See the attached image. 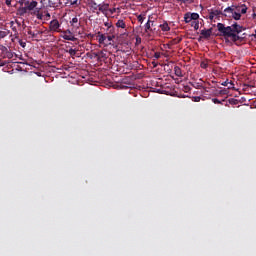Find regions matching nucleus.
Returning a JSON list of instances; mask_svg holds the SVG:
<instances>
[{"label": "nucleus", "mask_w": 256, "mask_h": 256, "mask_svg": "<svg viewBox=\"0 0 256 256\" xmlns=\"http://www.w3.org/2000/svg\"><path fill=\"white\" fill-rule=\"evenodd\" d=\"M28 35H31V37H37V33L31 31V30H28Z\"/></svg>", "instance_id": "29"}, {"label": "nucleus", "mask_w": 256, "mask_h": 256, "mask_svg": "<svg viewBox=\"0 0 256 256\" xmlns=\"http://www.w3.org/2000/svg\"><path fill=\"white\" fill-rule=\"evenodd\" d=\"M154 57H155L156 59H160V58H161V53L155 52Z\"/></svg>", "instance_id": "32"}, {"label": "nucleus", "mask_w": 256, "mask_h": 256, "mask_svg": "<svg viewBox=\"0 0 256 256\" xmlns=\"http://www.w3.org/2000/svg\"><path fill=\"white\" fill-rule=\"evenodd\" d=\"M6 5H7V7H11V0H6Z\"/></svg>", "instance_id": "34"}, {"label": "nucleus", "mask_w": 256, "mask_h": 256, "mask_svg": "<svg viewBox=\"0 0 256 256\" xmlns=\"http://www.w3.org/2000/svg\"><path fill=\"white\" fill-rule=\"evenodd\" d=\"M253 37H255V39H256V34H254Z\"/></svg>", "instance_id": "38"}, {"label": "nucleus", "mask_w": 256, "mask_h": 256, "mask_svg": "<svg viewBox=\"0 0 256 256\" xmlns=\"http://www.w3.org/2000/svg\"><path fill=\"white\" fill-rule=\"evenodd\" d=\"M49 31L51 33H61L63 31V29H61V24L59 23V20L53 19L49 23Z\"/></svg>", "instance_id": "5"}, {"label": "nucleus", "mask_w": 256, "mask_h": 256, "mask_svg": "<svg viewBox=\"0 0 256 256\" xmlns=\"http://www.w3.org/2000/svg\"><path fill=\"white\" fill-rule=\"evenodd\" d=\"M174 73L176 77H183V72H181V68L179 66L174 67Z\"/></svg>", "instance_id": "20"}, {"label": "nucleus", "mask_w": 256, "mask_h": 256, "mask_svg": "<svg viewBox=\"0 0 256 256\" xmlns=\"http://www.w3.org/2000/svg\"><path fill=\"white\" fill-rule=\"evenodd\" d=\"M137 20H138L141 24H143V21H145V14H140V15H138Z\"/></svg>", "instance_id": "24"}, {"label": "nucleus", "mask_w": 256, "mask_h": 256, "mask_svg": "<svg viewBox=\"0 0 256 256\" xmlns=\"http://www.w3.org/2000/svg\"><path fill=\"white\" fill-rule=\"evenodd\" d=\"M20 7L17 9V15L23 17V15H33L39 21H43L45 14L42 12L41 8L37 7L39 2L37 0H19Z\"/></svg>", "instance_id": "2"}, {"label": "nucleus", "mask_w": 256, "mask_h": 256, "mask_svg": "<svg viewBox=\"0 0 256 256\" xmlns=\"http://www.w3.org/2000/svg\"><path fill=\"white\" fill-rule=\"evenodd\" d=\"M46 17H51V14H49V12H46Z\"/></svg>", "instance_id": "36"}, {"label": "nucleus", "mask_w": 256, "mask_h": 256, "mask_svg": "<svg viewBox=\"0 0 256 256\" xmlns=\"http://www.w3.org/2000/svg\"><path fill=\"white\" fill-rule=\"evenodd\" d=\"M222 85L224 87H228V89H235V84L233 83V81L226 80L222 82Z\"/></svg>", "instance_id": "14"}, {"label": "nucleus", "mask_w": 256, "mask_h": 256, "mask_svg": "<svg viewBox=\"0 0 256 256\" xmlns=\"http://www.w3.org/2000/svg\"><path fill=\"white\" fill-rule=\"evenodd\" d=\"M48 5H49V7H57V2H55L53 0H48Z\"/></svg>", "instance_id": "25"}, {"label": "nucleus", "mask_w": 256, "mask_h": 256, "mask_svg": "<svg viewBox=\"0 0 256 256\" xmlns=\"http://www.w3.org/2000/svg\"><path fill=\"white\" fill-rule=\"evenodd\" d=\"M109 11V5L107 3L99 4L98 12L103 13V15H107V12Z\"/></svg>", "instance_id": "9"}, {"label": "nucleus", "mask_w": 256, "mask_h": 256, "mask_svg": "<svg viewBox=\"0 0 256 256\" xmlns=\"http://www.w3.org/2000/svg\"><path fill=\"white\" fill-rule=\"evenodd\" d=\"M217 29L219 33L223 35V37H228L229 39H231V41L234 42L239 41V33L243 32V26L237 24V22L227 27H225V24L223 23H218Z\"/></svg>", "instance_id": "3"}, {"label": "nucleus", "mask_w": 256, "mask_h": 256, "mask_svg": "<svg viewBox=\"0 0 256 256\" xmlns=\"http://www.w3.org/2000/svg\"><path fill=\"white\" fill-rule=\"evenodd\" d=\"M9 33H11L10 30H7V29L0 30V40L5 39V37H7L9 35Z\"/></svg>", "instance_id": "19"}, {"label": "nucleus", "mask_w": 256, "mask_h": 256, "mask_svg": "<svg viewBox=\"0 0 256 256\" xmlns=\"http://www.w3.org/2000/svg\"><path fill=\"white\" fill-rule=\"evenodd\" d=\"M70 5H76L77 7H79V5H81V3H79V0H74L70 2Z\"/></svg>", "instance_id": "28"}, {"label": "nucleus", "mask_w": 256, "mask_h": 256, "mask_svg": "<svg viewBox=\"0 0 256 256\" xmlns=\"http://www.w3.org/2000/svg\"><path fill=\"white\" fill-rule=\"evenodd\" d=\"M99 55H100V57H102V58L107 57V54H105L104 51H100Z\"/></svg>", "instance_id": "33"}, {"label": "nucleus", "mask_w": 256, "mask_h": 256, "mask_svg": "<svg viewBox=\"0 0 256 256\" xmlns=\"http://www.w3.org/2000/svg\"><path fill=\"white\" fill-rule=\"evenodd\" d=\"M20 47H23V49H25V47H27V42L23 41V40H19L18 41Z\"/></svg>", "instance_id": "26"}, {"label": "nucleus", "mask_w": 256, "mask_h": 256, "mask_svg": "<svg viewBox=\"0 0 256 256\" xmlns=\"http://www.w3.org/2000/svg\"><path fill=\"white\" fill-rule=\"evenodd\" d=\"M145 33H149L151 31V16H149L148 21L144 25Z\"/></svg>", "instance_id": "17"}, {"label": "nucleus", "mask_w": 256, "mask_h": 256, "mask_svg": "<svg viewBox=\"0 0 256 256\" xmlns=\"http://www.w3.org/2000/svg\"><path fill=\"white\" fill-rule=\"evenodd\" d=\"M74 32L76 33V35L79 36L80 39H85V37H87V35L83 30L78 29V30H74Z\"/></svg>", "instance_id": "18"}, {"label": "nucleus", "mask_w": 256, "mask_h": 256, "mask_svg": "<svg viewBox=\"0 0 256 256\" xmlns=\"http://www.w3.org/2000/svg\"><path fill=\"white\" fill-rule=\"evenodd\" d=\"M113 41V36H105V34L98 33V43L103 47H109Z\"/></svg>", "instance_id": "4"}, {"label": "nucleus", "mask_w": 256, "mask_h": 256, "mask_svg": "<svg viewBox=\"0 0 256 256\" xmlns=\"http://www.w3.org/2000/svg\"><path fill=\"white\" fill-rule=\"evenodd\" d=\"M154 23H155V21L151 20L150 27H153Z\"/></svg>", "instance_id": "35"}, {"label": "nucleus", "mask_w": 256, "mask_h": 256, "mask_svg": "<svg viewBox=\"0 0 256 256\" xmlns=\"http://www.w3.org/2000/svg\"><path fill=\"white\" fill-rule=\"evenodd\" d=\"M61 35L60 37H62V39H65V41H77V37H75V34L73 33V31L67 29V30H62V32H60Z\"/></svg>", "instance_id": "6"}, {"label": "nucleus", "mask_w": 256, "mask_h": 256, "mask_svg": "<svg viewBox=\"0 0 256 256\" xmlns=\"http://www.w3.org/2000/svg\"><path fill=\"white\" fill-rule=\"evenodd\" d=\"M90 8H91L92 13H96L97 15H99V4H97V2L91 1Z\"/></svg>", "instance_id": "10"}, {"label": "nucleus", "mask_w": 256, "mask_h": 256, "mask_svg": "<svg viewBox=\"0 0 256 256\" xmlns=\"http://www.w3.org/2000/svg\"><path fill=\"white\" fill-rule=\"evenodd\" d=\"M193 100L196 102V103H199V101H201V97L200 96H195L193 98Z\"/></svg>", "instance_id": "31"}, {"label": "nucleus", "mask_w": 256, "mask_h": 256, "mask_svg": "<svg viewBox=\"0 0 256 256\" xmlns=\"http://www.w3.org/2000/svg\"><path fill=\"white\" fill-rule=\"evenodd\" d=\"M191 27H193L195 29V31H197L199 29V19L193 20L191 22Z\"/></svg>", "instance_id": "21"}, {"label": "nucleus", "mask_w": 256, "mask_h": 256, "mask_svg": "<svg viewBox=\"0 0 256 256\" xmlns=\"http://www.w3.org/2000/svg\"><path fill=\"white\" fill-rule=\"evenodd\" d=\"M69 23L72 27V31H77L81 27V21L77 16L73 17Z\"/></svg>", "instance_id": "8"}, {"label": "nucleus", "mask_w": 256, "mask_h": 256, "mask_svg": "<svg viewBox=\"0 0 256 256\" xmlns=\"http://www.w3.org/2000/svg\"><path fill=\"white\" fill-rule=\"evenodd\" d=\"M0 51L3 55H6L7 57H11V52H9V48L4 45H0Z\"/></svg>", "instance_id": "11"}, {"label": "nucleus", "mask_w": 256, "mask_h": 256, "mask_svg": "<svg viewBox=\"0 0 256 256\" xmlns=\"http://www.w3.org/2000/svg\"><path fill=\"white\" fill-rule=\"evenodd\" d=\"M160 29L163 32L171 31V27H169V23H167V22L160 24Z\"/></svg>", "instance_id": "15"}, {"label": "nucleus", "mask_w": 256, "mask_h": 256, "mask_svg": "<svg viewBox=\"0 0 256 256\" xmlns=\"http://www.w3.org/2000/svg\"><path fill=\"white\" fill-rule=\"evenodd\" d=\"M199 19V15L197 13L188 12L184 15L185 23H191L192 21H197Z\"/></svg>", "instance_id": "7"}, {"label": "nucleus", "mask_w": 256, "mask_h": 256, "mask_svg": "<svg viewBox=\"0 0 256 256\" xmlns=\"http://www.w3.org/2000/svg\"><path fill=\"white\" fill-rule=\"evenodd\" d=\"M10 29H12L14 35H19V31L17 29V24H15V21H10Z\"/></svg>", "instance_id": "13"}, {"label": "nucleus", "mask_w": 256, "mask_h": 256, "mask_svg": "<svg viewBox=\"0 0 256 256\" xmlns=\"http://www.w3.org/2000/svg\"><path fill=\"white\" fill-rule=\"evenodd\" d=\"M69 55H71V57H75V55H77V50L70 48L68 50Z\"/></svg>", "instance_id": "23"}, {"label": "nucleus", "mask_w": 256, "mask_h": 256, "mask_svg": "<svg viewBox=\"0 0 256 256\" xmlns=\"http://www.w3.org/2000/svg\"><path fill=\"white\" fill-rule=\"evenodd\" d=\"M252 17H253V19H255V17H256V13L252 14Z\"/></svg>", "instance_id": "37"}, {"label": "nucleus", "mask_w": 256, "mask_h": 256, "mask_svg": "<svg viewBox=\"0 0 256 256\" xmlns=\"http://www.w3.org/2000/svg\"><path fill=\"white\" fill-rule=\"evenodd\" d=\"M211 29H207V30H201L200 35H202V37H204V39H209V37H211Z\"/></svg>", "instance_id": "12"}, {"label": "nucleus", "mask_w": 256, "mask_h": 256, "mask_svg": "<svg viewBox=\"0 0 256 256\" xmlns=\"http://www.w3.org/2000/svg\"><path fill=\"white\" fill-rule=\"evenodd\" d=\"M247 5H231L225 8L223 11L221 10H211L208 18L210 21L213 19H217V17H225L226 19H234V21H241V16L247 13Z\"/></svg>", "instance_id": "1"}, {"label": "nucleus", "mask_w": 256, "mask_h": 256, "mask_svg": "<svg viewBox=\"0 0 256 256\" xmlns=\"http://www.w3.org/2000/svg\"><path fill=\"white\" fill-rule=\"evenodd\" d=\"M212 103H215V105H221L222 101L217 98H213Z\"/></svg>", "instance_id": "27"}, {"label": "nucleus", "mask_w": 256, "mask_h": 256, "mask_svg": "<svg viewBox=\"0 0 256 256\" xmlns=\"http://www.w3.org/2000/svg\"><path fill=\"white\" fill-rule=\"evenodd\" d=\"M200 67L202 69H207L209 67V63L207 62V60L202 61Z\"/></svg>", "instance_id": "22"}, {"label": "nucleus", "mask_w": 256, "mask_h": 256, "mask_svg": "<svg viewBox=\"0 0 256 256\" xmlns=\"http://www.w3.org/2000/svg\"><path fill=\"white\" fill-rule=\"evenodd\" d=\"M14 23H15L17 29H19V27H21V23L17 19L14 20Z\"/></svg>", "instance_id": "30"}, {"label": "nucleus", "mask_w": 256, "mask_h": 256, "mask_svg": "<svg viewBox=\"0 0 256 256\" xmlns=\"http://www.w3.org/2000/svg\"><path fill=\"white\" fill-rule=\"evenodd\" d=\"M116 27H117L118 29H126L127 24H125V21H123V20H118V21L116 22Z\"/></svg>", "instance_id": "16"}]
</instances>
